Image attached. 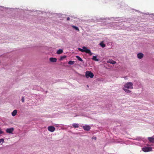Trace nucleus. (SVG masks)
I'll use <instances>...</instances> for the list:
<instances>
[{
    "mask_svg": "<svg viewBox=\"0 0 154 154\" xmlns=\"http://www.w3.org/2000/svg\"><path fill=\"white\" fill-rule=\"evenodd\" d=\"M126 88H123V90L126 92H127V93H130L131 91H130V90H128V89H126Z\"/></svg>",
    "mask_w": 154,
    "mask_h": 154,
    "instance_id": "15",
    "label": "nucleus"
},
{
    "mask_svg": "<svg viewBox=\"0 0 154 154\" xmlns=\"http://www.w3.org/2000/svg\"><path fill=\"white\" fill-rule=\"evenodd\" d=\"M3 133V132L2 131L1 129L0 128V134H2Z\"/></svg>",
    "mask_w": 154,
    "mask_h": 154,
    "instance_id": "24",
    "label": "nucleus"
},
{
    "mask_svg": "<svg viewBox=\"0 0 154 154\" xmlns=\"http://www.w3.org/2000/svg\"><path fill=\"white\" fill-rule=\"evenodd\" d=\"M75 62L72 60L69 61L68 63L69 64L72 65L74 64Z\"/></svg>",
    "mask_w": 154,
    "mask_h": 154,
    "instance_id": "18",
    "label": "nucleus"
},
{
    "mask_svg": "<svg viewBox=\"0 0 154 154\" xmlns=\"http://www.w3.org/2000/svg\"><path fill=\"white\" fill-rule=\"evenodd\" d=\"M123 88L132 89L133 88V84L131 82H127L124 85Z\"/></svg>",
    "mask_w": 154,
    "mask_h": 154,
    "instance_id": "2",
    "label": "nucleus"
},
{
    "mask_svg": "<svg viewBox=\"0 0 154 154\" xmlns=\"http://www.w3.org/2000/svg\"><path fill=\"white\" fill-rule=\"evenodd\" d=\"M21 100L22 102H24V97H22V99H21Z\"/></svg>",
    "mask_w": 154,
    "mask_h": 154,
    "instance_id": "23",
    "label": "nucleus"
},
{
    "mask_svg": "<svg viewBox=\"0 0 154 154\" xmlns=\"http://www.w3.org/2000/svg\"><path fill=\"white\" fill-rule=\"evenodd\" d=\"M142 150L144 152H148L152 150V148L151 147H146L142 148Z\"/></svg>",
    "mask_w": 154,
    "mask_h": 154,
    "instance_id": "4",
    "label": "nucleus"
},
{
    "mask_svg": "<svg viewBox=\"0 0 154 154\" xmlns=\"http://www.w3.org/2000/svg\"><path fill=\"white\" fill-rule=\"evenodd\" d=\"M100 45L102 47V48H104L106 46V45L105 44H103L102 42H101L100 44Z\"/></svg>",
    "mask_w": 154,
    "mask_h": 154,
    "instance_id": "20",
    "label": "nucleus"
},
{
    "mask_svg": "<svg viewBox=\"0 0 154 154\" xmlns=\"http://www.w3.org/2000/svg\"><path fill=\"white\" fill-rule=\"evenodd\" d=\"M76 57L78 59V60L81 62L83 61V60L79 56H76Z\"/></svg>",
    "mask_w": 154,
    "mask_h": 154,
    "instance_id": "14",
    "label": "nucleus"
},
{
    "mask_svg": "<svg viewBox=\"0 0 154 154\" xmlns=\"http://www.w3.org/2000/svg\"><path fill=\"white\" fill-rule=\"evenodd\" d=\"M49 60L51 62L54 63L56 62L57 59L55 58L51 57L50 58Z\"/></svg>",
    "mask_w": 154,
    "mask_h": 154,
    "instance_id": "9",
    "label": "nucleus"
},
{
    "mask_svg": "<svg viewBox=\"0 0 154 154\" xmlns=\"http://www.w3.org/2000/svg\"><path fill=\"white\" fill-rule=\"evenodd\" d=\"M143 54L141 53H139L137 54V56L138 58L141 59L143 57Z\"/></svg>",
    "mask_w": 154,
    "mask_h": 154,
    "instance_id": "8",
    "label": "nucleus"
},
{
    "mask_svg": "<svg viewBox=\"0 0 154 154\" xmlns=\"http://www.w3.org/2000/svg\"><path fill=\"white\" fill-rule=\"evenodd\" d=\"M83 129L87 131H88L90 130L91 128V127L89 126L88 125H86L84 126L83 127Z\"/></svg>",
    "mask_w": 154,
    "mask_h": 154,
    "instance_id": "7",
    "label": "nucleus"
},
{
    "mask_svg": "<svg viewBox=\"0 0 154 154\" xmlns=\"http://www.w3.org/2000/svg\"><path fill=\"white\" fill-rule=\"evenodd\" d=\"M72 126L75 128H78L79 126V124L76 123H74L72 125Z\"/></svg>",
    "mask_w": 154,
    "mask_h": 154,
    "instance_id": "16",
    "label": "nucleus"
},
{
    "mask_svg": "<svg viewBox=\"0 0 154 154\" xmlns=\"http://www.w3.org/2000/svg\"><path fill=\"white\" fill-rule=\"evenodd\" d=\"M48 129L49 131L53 132L55 130V128L54 126H50L48 127Z\"/></svg>",
    "mask_w": 154,
    "mask_h": 154,
    "instance_id": "6",
    "label": "nucleus"
},
{
    "mask_svg": "<svg viewBox=\"0 0 154 154\" xmlns=\"http://www.w3.org/2000/svg\"><path fill=\"white\" fill-rule=\"evenodd\" d=\"M70 20V18L69 17H67V20Z\"/></svg>",
    "mask_w": 154,
    "mask_h": 154,
    "instance_id": "26",
    "label": "nucleus"
},
{
    "mask_svg": "<svg viewBox=\"0 0 154 154\" xmlns=\"http://www.w3.org/2000/svg\"><path fill=\"white\" fill-rule=\"evenodd\" d=\"M14 130V128H7L6 130V132L7 133L9 134H11Z\"/></svg>",
    "mask_w": 154,
    "mask_h": 154,
    "instance_id": "5",
    "label": "nucleus"
},
{
    "mask_svg": "<svg viewBox=\"0 0 154 154\" xmlns=\"http://www.w3.org/2000/svg\"><path fill=\"white\" fill-rule=\"evenodd\" d=\"M63 52V50L62 49H59L57 52V53L58 54H60L62 53Z\"/></svg>",
    "mask_w": 154,
    "mask_h": 154,
    "instance_id": "12",
    "label": "nucleus"
},
{
    "mask_svg": "<svg viewBox=\"0 0 154 154\" xmlns=\"http://www.w3.org/2000/svg\"><path fill=\"white\" fill-rule=\"evenodd\" d=\"M92 60L96 61H98L99 59L97 58V57L95 56H93L92 58Z\"/></svg>",
    "mask_w": 154,
    "mask_h": 154,
    "instance_id": "13",
    "label": "nucleus"
},
{
    "mask_svg": "<svg viewBox=\"0 0 154 154\" xmlns=\"http://www.w3.org/2000/svg\"><path fill=\"white\" fill-rule=\"evenodd\" d=\"M92 139H94L95 140H96V137H92Z\"/></svg>",
    "mask_w": 154,
    "mask_h": 154,
    "instance_id": "25",
    "label": "nucleus"
},
{
    "mask_svg": "<svg viewBox=\"0 0 154 154\" xmlns=\"http://www.w3.org/2000/svg\"><path fill=\"white\" fill-rule=\"evenodd\" d=\"M66 57V56H63L61 57H60V60H62L63 59L65 58Z\"/></svg>",
    "mask_w": 154,
    "mask_h": 154,
    "instance_id": "22",
    "label": "nucleus"
},
{
    "mask_svg": "<svg viewBox=\"0 0 154 154\" xmlns=\"http://www.w3.org/2000/svg\"><path fill=\"white\" fill-rule=\"evenodd\" d=\"M85 76L87 78L89 77L93 78L94 76V75L91 71H87L85 73Z\"/></svg>",
    "mask_w": 154,
    "mask_h": 154,
    "instance_id": "3",
    "label": "nucleus"
},
{
    "mask_svg": "<svg viewBox=\"0 0 154 154\" xmlns=\"http://www.w3.org/2000/svg\"><path fill=\"white\" fill-rule=\"evenodd\" d=\"M107 62L108 63H109L111 64H114L116 63V62L115 61H114L113 60H110L107 61Z\"/></svg>",
    "mask_w": 154,
    "mask_h": 154,
    "instance_id": "11",
    "label": "nucleus"
},
{
    "mask_svg": "<svg viewBox=\"0 0 154 154\" xmlns=\"http://www.w3.org/2000/svg\"><path fill=\"white\" fill-rule=\"evenodd\" d=\"M82 48L83 49H81L79 48L78 49L80 51L82 52H85L86 53L89 54L90 55H92L93 53L91 52V50L87 49L86 47L84 46L82 47Z\"/></svg>",
    "mask_w": 154,
    "mask_h": 154,
    "instance_id": "1",
    "label": "nucleus"
},
{
    "mask_svg": "<svg viewBox=\"0 0 154 154\" xmlns=\"http://www.w3.org/2000/svg\"><path fill=\"white\" fill-rule=\"evenodd\" d=\"M148 138L150 142H153L154 141V138L152 137H149Z\"/></svg>",
    "mask_w": 154,
    "mask_h": 154,
    "instance_id": "17",
    "label": "nucleus"
},
{
    "mask_svg": "<svg viewBox=\"0 0 154 154\" xmlns=\"http://www.w3.org/2000/svg\"><path fill=\"white\" fill-rule=\"evenodd\" d=\"M2 142L3 143L4 142V140L3 139H0V143Z\"/></svg>",
    "mask_w": 154,
    "mask_h": 154,
    "instance_id": "21",
    "label": "nucleus"
},
{
    "mask_svg": "<svg viewBox=\"0 0 154 154\" xmlns=\"http://www.w3.org/2000/svg\"><path fill=\"white\" fill-rule=\"evenodd\" d=\"M17 113V110L16 109L14 110L12 112L11 114L13 116H15Z\"/></svg>",
    "mask_w": 154,
    "mask_h": 154,
    "instance_id": "10",
    "label": "nucleus"
},
{
    "mask_svg": "<svg viewBox=\"0 0 154 154\" xmlns=\"http://www.w3.org/2000/svg\"><path fill=\"white\" fill-rule=\"evenodd\" d=\"M72 26V28H74L76 30H77L79 31V30L78 27H76V26Z\"/></svg>",
    "mask_w": 154,
    "mask_h": 154,
    "instance_id": "19",
    "label": "nucleus"
}]
</instances>
